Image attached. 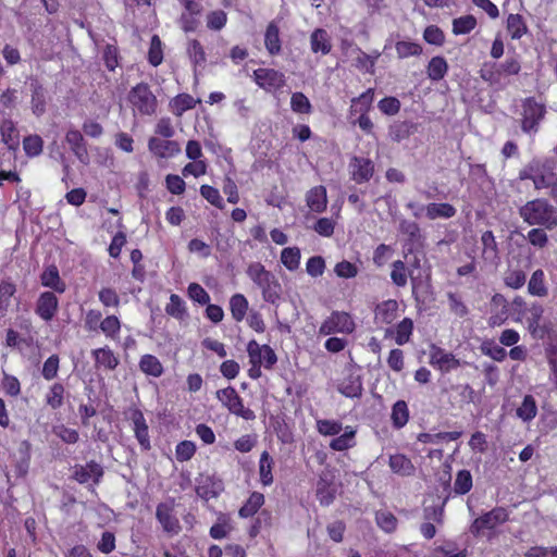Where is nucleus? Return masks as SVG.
Masks as SVG:
<instances>
[{
  "label": "nucleus",
  "mask_w": 557,
  "mask_h": 557,
  "mask_svg": "<svg viewBox=\"0 0 557 557\" xmlns=\"http://www.w3.org/2000/svg\"><path fill=\"white\" fill-rule=\"evenodd\" d=\"M520 215L529 225H542L548 230L557 225V209L544 199L528 201L520 208Z\"/></svg>",
  "instance_id": "1"
},
{
  "label": "nucleus",
  "mask_w": 557,
  "mask_h": 557,
  "mask_svg": "<svg viewBox=\"0 0 557 557\" xmlns=\"http://www.w3.org/2000/svg\"><path fill=\"white\" fill-rule=\"evenodd\" d=\"M508 519L509 512L506 508L495 507L475 518L469 530L476 537L484 536L487 540H492L498 534L497 528L507 522Z\"/></svg>",
  "instance_id": "2"
},
{
  "label": "nucleus",
  "mask_w": 557,
  "mask_h": 557,
  "mask_svg": "<svg viewBox=\"0 0 557 557\" xmlns=\"http://www.w3.org/2000/svg\"><path fill=\"white\" fill-rule=\"evenodd\" d=\"M128 101L133 111L141 115H152L158 108V100L150 87L140 83L134 86L128 92Z\"/></svg>",
  "instance_id": "3"
},
{
  "label": "nucleus",
  "mask_w": 557,
  "mask_h": 557,
  "mask_svg": "<svg viewBox=\"0 0 557 557\" xmlns=\"http://www.w3.org/2000/svg\"><path fill=\"white\" fill-rule=\"evenodd\" d=\"M545 107L543 103L530 97L522 101L521 128L524 133H536L540 122L544 119Z\"/></svg>",
  "instance_id": "4"
},
{
  "label": "nucleus",
  "mask_w": 557,
  "mask_h": 557,
  "mask_svg": "<svg viewBox=\"0 0 557 557\" xmlns=\"http://www.w3.org/2000/svg\"><path fill=\"white\" fill-rule=\"evenodd\" d=\"M216 398L230 410L231 413L247 421L256 418L255 412L244 406L243 399L234 387L228 386L226 388L219 389L216 392Z\"/></svg>",
  "instance_id": "5"
},
{
  "label": "nucleus",
  "mask_w": 557,
  "mask_h": 557,
  "mask_svg": "<svg viewBox=\"0 0 557 557\" xmlns=\"http://www.w3.org/2000/svg\"><path fill=\"white\" fill-rule=\"evenodd\" d=\"M519 177L521 180H531L536 189L546 188L553 185L556 176L549 165L541 164L540 162H532L523 169Z\"/></svg>",
  "instance_id": "6"
},
{
  "label": "nucleus",
  "mask_w": 557,
  "mask_h": 557,
  "mask_svg": "<svg viewBox=\"0 0 557 557\" xmlns=\"http://www.w3.org/2000/svg\"><path fill=\"white\" fill-rule=\"evenodd\" d=\"M355 322L350 314L343 311H334L327 317L319 329L320 335H331L335 333L350 334L355 330Z\"/></svg>",
  "instance_id": "7"
},
{
  "label": "nucleus",
  "mask_w": 557,
  "mask_h": 557,
  "mask_svg": "<svg viewBox=\"0 0 557 557\" xmlns=\"http://www.w3.org/2000/svg\"><path fill=\"white\" fill-rule=\"evenodd\" d=\"M255 83L268 92L281 89L285 83V75L274 69L260 67L253 71Z\"/></svg>",
  "instance_id": "8"
},
{
  "label": "nucleus",
  "mask_w": 557,
  "mask_h": 557,
  "mask_svg": "<svg viewBox=\"0 0 557 557\" xmlns=\"http://www.w3.org/2000/svg\"><path fill=\"white\" fill-rule=\"evenodd\" d=\"M247 354L250 364H261L265 369H272L277 362L275 351L269 345H260L255 339L247 344Z\"/></svg>",
  "instance_id": "9"
},
{
  "label": "nucleus",
  "mask_w": 557,
  "mask_h": 557,
  "mask_svg": "<svg viewBox=\"0 0 557 557\" xmlns=\"http://www.w3.org/2000/svg\"><path fill=\"white\" fill-rule=\"evenodd\" d=\"M156 518L161 524L162 530L169 535H176L181 531L180 520L174 513V503H160L156 509Z\"/></svg>",
  "instance_id": "10"
},
{
  "label": "nucleus",
  "mask_w": 557,
  "mask_h": 557,
  "mask_svg": "<svg viewBox=\"0 0 557 557\" xmlns=\"http://www.w3.org/2000/svg\"><path fill=\"white\" fill-rule=\"evenodd\" d=\"M543 313V306L539 302H532L521 315L527 322L528 331L535 338H544L546 335V329L540 324Z\"/></svg>",
  "instance_id": "11"
},
{
  "label": "nucleus",
  "mask_w": 557,
  "mask_h": 557,
  "mask_svg": "<svg viewBox=\"0 0 557 557\" xmlns=\"http://www.w3.org/2000/svg\"><path fill=\"white\" fill-rule=\"evenodd\" d=\"M348 168L351 180L357 184L369 182L374 174L373 162L364 157H352L349 161Z\"/></svg>",
  "instance_id": "12"
},
{
  "label": "nucleus",
  "mask_w": 557,
  "mask_h": 557,
  "mask_svg": "<svg viewBox=\"0 0 557 557\" xmlns=\"http://www.w3.org/2000/svg\"><path fill=\"white\" fill-rule=\"evenodd\" d=\"M148 149L153 156L162 159L173 158L182 150L177 141L154 136L149 138Z\"/></svg>",
  "instance_id": "13"
},
{
  "label": "nucleus",
  "mask_w": 557,
  "mask_h": 557,
  "mask_svg": "<svg viewBox=\"0 0 557 557\" xmlns=\"http://www.w3.org/2000/svg\"><path fill=\"white\" fill-rule=\"evenodd\" d=\"M59 308V300L52 292H44L36 301L35 312L40 319L49 322L53 319Z\"/></svg>",
  "instance_id": "14"
},
{
  "label": "nucleus",
  "mask_w": 557,
  "mask_h": 557,
  "mask_svg": "<svg viewBox=\"0 0 557 557\" xmlns=\"http://www.w3.org/2000/svg\"><path fill=\"white\" fill-rule=\"evenodd\" d=\"M430 363L443 373H447L459 367L460 361L451 354L440 347H432Z\"/></svg>",
  "instance_id": "15"
},
{
  "label": "nucleus",
  "mask_w": 557,
  "mask_h": 557,
  "mask_svg": "<svg viewBox=\"0 0 557 557\" xmlns=\"http://www.w3.org/2000/svg\"><path fill=\"white\" fill-rule=\"evenodd\" d=\"M337 389L346 397H360L363 389L360 374L349 369L343 380L338 383Z\"/></svg>",
  "instance_id": "16"
},
{
  "label": "nucleus",
  "mask_w": 557,
  "mask_h": 557,
  "mask_svg": "<svg viewBox=\"0 0 557 557\" xmlns=\"http://www.w3.org/2000/svg\"><path fill=\"white\" fill-rule=\"evenodd\" d=\"M103 475L102 467L96 461H89L84 466H76L74 470V478L82 484H98Z\"/></svg>",
  "instance_id": "17"
},
{
  "label": "nucleus",
  "mask_w": 557,
  "mask_h": 557,
  "mask_svg": "<svg viewBox=\"0 0 557 557\" xmlns=\"http://www.w3.org/2000/svg\"><path fill=\"white\" fill-rule=\"evenodd\" d=\"M481 258L491 265H496L499 261L498 246L492 231H485L481 235Z\"/></svg>",
  "instance_id": "18"
},
{
  "label": "nucleus",
  "mask_w": 557,
  "mask_h": 557,
  "mask_svg": "<svg viewBox=\"0 0 557 557\" xmlns=\"http://www.w3.org/2000/svg\"><path fill=\"white\" fill-rule=\"evenodd\" d=\"M40 283L44 287L50 288L59 294H63L66 290V284L61 278L58 268L53 264L45 268L40 274Z\"/></svg>",
  "instance_id": "19"
},
{
  "label": "nucleus",
  "mask_w": 557,
  "mask_h": 557,
  "mask_svg": "<svg viewBox=\"0 0 557 557\" xmlns=\"http://www.w3.org/2000/svg\"><path fill=\"white\" fill-rule=\"evenodd\" d=\"M65 140L77 159L86 164L89 157L82 133L78 129L71 128L66 132Z\"/></svg>",
  "instance_id": "20"
},
{
  "label": "nucleus",
  "mask_w": 557,
  "mask_h": 557,
  "mask_svg": "<svg viewBox=\"0 0 557 557\" xmlns=\"http://www.w3.org/2000/svg\"><path fill=\"white\" fill-rule=\"evenodd\" d=\"M306 202L311 211L317 213L323 212L327 205L326 188L319 185L309 189L306 195Z\"/></svg>",
  "instance_id": "21"
},
{
  "label": "nucleus",
  "mask_w": 557,
  "mask_h": 557,
  "mask_svg": "<svg viewBox=\"0 0 557 557\" xmlns=\"http://www.w3.org/2000/svg\"><path fill=\"white\" fill-rule=\"evenodd\" d=\"M310 48L313 53L329 54L332 50L329 33L323 28L314 29L310 35Z\"/></svg>",
  "instance_id": "22"
},
{
  "label": "nucleus",
  "mask_w": 557,
  "mask_h": 557,
  "mask_svg": "<svg viewBox=\"0 0 557 557\" xmlns=\"http://www.w3.org/2000/svg\"><path fill=\"white\" fill-rule=\"evenodd\" d=\"M357 430L351 425H346L343 433L330 442V448L335 451H343L352 448L356 445Z\"/></svg>",
  "instance_id": "23"
},
{
  "label": "nucleus",
  "mask_w": 557,
  "mask_h": 557,
  "mask_svg": "<svg viewBox=\"0 0 557 557\" xmlns=\"http://www.w3.org/2000/svg\"><path fill=\"white\" fill-rule=\"evenodd\" d=\"M134 424L135 436L144 450L150 449V438L148 425L146 423L143 412L135 411L132 418Z\"/></svg>",
  "instance_id": "24"
},
{
  "label": "nucleus",
  "mask_w": 557,
  "mask_h": 557,
  "mask_svg": "<svg viewBox=\"0 0 557 557\" xmlns=\"http://www.w3.org/2000/svg\"><path fill=\"white\" fill-rule=\"evenodd\" d=\"M95 364L97 368L114 370L119 366V358L108 346L92 350Z\"/></svg>",
  "instance_id": "25"
},
{
  "label": "nucleus",
  "mask_w": 557,
  "mask_h": 557,
  "mask_svg": "<svg viewBox=\"0 0 557 557\" xmlns=\"http://www.w3.org/2000/svg\"><path fill=\"white\" fill-rule=\"evenodd\" d=\"M388 466L391 470L398 475L409 476L414 472V466L411 460L403 454L389 456Z\"/></svg>",
  "instance_id": "26"
},
{
  "label": "nucleus",
  "mask_w": 557,
  "mask_h": 557,
  "mask_svg": "<svg viewBox=\"0 0 557 557\" xmlns=\"http://www.w3.org/2000/svg\"><path fill=\"white\" fill-rule=\"evenodd\" d=\"M247 275L261 289L275 276L260 262H252L247 268Z\"/></svg>",
  "instance_id": "27"
},
{
  "label": "nucleus",
  "mask_w": 557,
  "mask_h": 557,
  "mask_svg": "<svg viewBox=\"0 0 557 557\" xmlns=\"http://www.w3.org/2000/svg\"><path fill=\"white\" fill-rule=\"evenodd\" d=\"M456 212L455 207L447 202H431L425 206V216L430 220L450 219Z\"/></svg>",
  "instance_id": "28"
},
{
  "label": "nucleus",
  "mask_w": 557,
  "mask_h": 557,
  "mask_svg": "<svg viewBox=\"0 0 557 557\" xmlns=\"http://www.w3.org/2000/svg\"><path fill=\"white\" fill-rule=\"evenodd\" d=\"M0 133L2 141L9 149L15 150L20 145V136L14 122L10 119H4L0 125Z\"/></svg>",
  "instance_id": "29"
},
{
  "label": "nucleus",
  "mask_w": 557,
  "mask_h": 557,
  "mask_svg": "<svg viewBox=\"0 0 557 557\" xmlns=\"http://www.w3.org/2000/svg\"><path fill=\"white\" fill-rule=\"evenodd\" d=\"M139 369L146 375L153 377H160L164 372L163 366L160 362V360L156 356L150 354H146L140 357Z\"/></svg>",
  "instance_id": "30"
},
{
  "label": "nucleus",
  "mask_w": 557,
  "mask_h": 557,
  "mask_svg": "<svg viewBox=\"0 0 557 557\" xmlns=\"http://www.w3.org/2000/svg\"><path fill=\"white\" fill-rule=\"evenodd\" d=\"M397 311L398 302L396 300L388 299L376 307L375 318L383 323L389 324L396 319Z\"/></svg>",
  "instance_id": "31"
},
{
  "label": "nucleus",
  "mask_w": 557,
  "mask_h": 557,
  "mask_svg": "<svg viewBox=\"0 0 557 557\" xmlns=\"http://www.w3.org/2000/svg\"><path fill=\"white\" fill-rule=\"evenodd\" d=\"M374 100V89L369 88L351 100L350 114H367Z\"/></svg>",
  "instance_id": "32"
},
{
  "label": "nucleus",
  "mask_w": 557,
  "mask_h": 557,
  "mask_svg": "<svg viewBox=\"0 0 557 557\" xmlns=\"http://www.w3.org/2000/svg\"><path fill=\"white\" fill-rule=\"evenodd\" d=\"M528 292L532 296L545 297L548 294V288L545 284L544 271L539 269L535 270L528 283Z\"/></svg>",
  "instance_id": "33"
},
{
  "label": "nucleus",
  "mask_w": 557,
  "mask_h": 557,
  "mask_svg": "<svg viewBox=\"0 0 557 557\" xmlns=\"http://www.w3.org/2000/svg\"><path fill=\"white\" fill-rule=\"evenodd\" d=\"M448 72L447 61L443 57H433L426 66V74L431 81L437 82L445 77Z\"/></svg>",
  "instance_id": "34"
},
{
  "label": "nucleus",
  "mask_w": 557,
  "mask_h": 557,
  "mask_svg": "<svg viewBox=\"0 0 557 557\" xmlns=\"http://www.w3.org/2000/svg\"><path fill=\"white\" fill-rule=\"evenodd\" d=\"M248 300L243 294H235L230 298V310L233 320L242 322L248 311Z\"/></svg>",
  "instance_id": "35"
},
{
  "label": "nucleus",
  "mask_w": 557,
  "mask_h": 557,
  "mask_svg": "<svg viewBox=\"0 0 557 557\" xmlns=\"http://www.w3.org/2000/svg\"><path fill=\"white\" fill-rule=\"evenodd\" d=\"M264 45L268 52L272 55L278 54L281 51L280 30L274 22H271L267 27Z\"/></svg>",
  "instance_id": "36"
},
{
  "label": "nucleus",
  "mask_w": 557,
  "mask_h": 557,
  "mask_svg": "<svg viewBox=\"0 0 557 557\" xmlns=\"http://www.w3.org/2000/svg\"><path fill=\"white\" fill-rule=\"evenodd\" d=\"M198 101L188 94H180L173 98L170 102L171 111L176 115L181 116L184 112L195 108Z\"/></svg>",
  "instance_id": "37"
},
{
  "label": "nucleus",
  "mask_w": 557,
  "mask_h": 557,
  "mask_svg": "<svg viewBox=\"0 0 557 557\" xmlns=\"http://www.w3.org/2000/svg\"><path fill=\"white\" fill-rule=\"evenodd\" d=\"M274 461L268 451H263L259 459V475L260 482L264 486H269L273 483V469Z\"/></svg>",
  "instance_id": "38"
},
{
  "label": "nucleus",
  "mask_w": 557,
  "mask_h": 557,
  "mask_svg": "<svg viewBox=\"0 0 557 557\" xmlns=\"http://www.w3.org/2000/svg\"><path fill=\"white\" fill-rule=\"evenodd\" d=\"M32 111L36 116H41L46 111V92L38 83L32 84Z\"/></svg>",
  "instance_id": "39"
},
{
  "label": "nucleus",
  "mask_w": 557,
  "mask_h": 557,
  "mask_svg": "<svg viewBox=\"0 0 557 557\" xmlns=\"http://www.w3.org/2000/svg\"><path fill=\"white\" fill-rule=\"evenodd\" d=\"M507 30L511 39H520L528 33L524 18L520 14H509L507 17Z\"/></svg>",
  "instance_id": "40"
},
{
  "label": "nucleus",
  "mask_w": 557,
  "mask_h": 557,
  "mask_svg": "<svg viewBox=\"0 0 557 557\" xmlns=\"http://www.w3.org/2000/svg\"><path fill=\"white\" fill-rule=\"evenodd\" d=\"M391 419L393 426L396 429H401L405 426L409 420V409L404 400H398L394 404L392 408Z\"/></svg>",
  "instance_id": "41"
},
{
  "label": "nucleus",
  "mask_w": 557,
  "mask_h": 557,
  "mask_svg": "<svg viewBox=\"0 0 557 557\" xmlns=\"http://www.w3.org/2000/svg\"><path fill=\"white\" fill-rule=\"evenodd\" d=\"M537 414V406L533 396L525 395L521 406L517 409V416L523 422H530Z\"/></svg>",
  "instance_id": "42"
},
{
  "label": "nucleus",
  "mask_w": 557,
  "mask_h": 557,
  "mask_svg": "<svg viewBox=\"0 0 557 557\" xmlns=\"http://www.w3.org/2000/svg\"><path fill=\"white\" fill-rule=\"evenodd\" d=\"M264 504V496L261 493L253 492L244 506L239 509L242 518L252 517Z\"/></svg>",
  "instance_id": "43"
},
{
  "label": "nucleus",
  "mask_w": 557,
  "mask_h": 557,
  "mask_svg": "<svg viewBox=\"0 0 557 557\" xmlns=\"http://www.w3.org/2000/svg\"><path fill=\"white\" fill-rule=\"evenodd\" d=\"M301 259L298 247H286L281 252V262L289 271H296L299 268Z\"/></svg>",
  "instance_id": "44"
},
{
  "label": "nucleus",
  "mask_w": 557,
  "mask_h": 557,
  "mask_svg": "<svg viewBox=\"0 0 557 557\" xmlns=\"http://www.w3.org/2000/svg\"><path fill=\"white\" fill-rule=\"evenodd\" d=\"M99 330L104 334L107 338L116 342L119 341L121 322L116 315H108L102 319Z\"/></svg>",
  "instance_id": "45"
},
{
  "label": "nucleus",
  "mask_w": 557,
  "mask_h": 557,
  "mask_svg": "<svg viewBox=\"0 0 557 557\" xmlns=\"http://www.w3.org/2000/svg\"><path fill=\"white\" fill-rule=\"evenodd\" d=\"M527 281V275L521 269H508L504 274V283L512 289H520Z\"/></svg>",
  "instance_id": "46"
},
{
  "label": "nucleus",
  "mask_w": 557,
  "mask_h": 557,
  "mask_svg": "<svg viewBox=\"0 0 557 557\" xmlns=\"http://www.w3.org/2000/svg\"><path fill=\"white\" fill-rule=\"evenodd\" d=\"M317 430L323 436H336L343 432L344 428L338 420L319 419L317 420Z\"/></svg>",
  "instance_id": "47"
},
{
  "label": "nucleus",
  "mask_w": 557,
  "mask_h": 557,
  "mask_svg": "<svg viewBox=\"0 0 557 557\" xmlns=\"http://www.w3.org/2000/svg\"><path fill=\"white\" fill-rule=\"evenodd\" d=\"M165 312L177 320H183L187 314L185 302L178 295L172 294L170 302L165 306Z\"/></svg>",
  "instance_id": "48"
},
{
  "label": "nucleus",
  "mask_w": 557,
  "mask_h": 557,
  "mask_svg": "<svg viewBox=\"0 0 557 557\" xmlns=\"http://www.w3.org/2000/svg\"><path fill=\"white\" fill-rule=\"evenodd\" d=\"M375 521L377 527L386 533H392L397 528V518L387 510H379L375 513Z\"/></svg>",
  "instance_id": "49"
},
{
  "label": "nucleus",
  "mask_w": 557,
  "mask_h": 557,
  "mask_svg": "<svg viewBox=\"0 0 557 557\" xmlns=\"http://www.w3.org/2000/svg\"><path fill=\"white\" fill-rule=\"evenodd\" d=\"M380 55L381 53L379 51H375V57H371L358 49V54L355 59V66L366 73L373 74L375 62Z\"/></svg>",
  "instance_id": "50"
},
{
  "label": "nucleus",
  "mask_w": 557,
  "mask_h": 557,
  "mask_svg": "<svg viewBox=\"0 0 557 557\" xmlns=\"http://www.w3.org/2000/svg\"><path fill=\"white\" fill-rule=\"evenodd\" d=\"M481 351L483 355L498 362L504 361L507 357L506 349L491 339L482 343Z\"/></svg>",
  "instance_id": "51"
},
{
  "label": "nucleus",
  "mask_w": 557,
  "mask_h": 557,
  "mask_svg": "<svg viewBox=\"0 0 557 557\" xmlns=\"http://www.w3.org/2000/svg\"><path fill=\"white\" fill-rule=\"evenodd\" d=\"M317 497L322 506H329L335 498V488L323 478L318 482Z\"/></svg>",
  "instance_id": "52"
},
{
  "label": "nucleus",
  "mask_w": 557,
  "mask_h": 557,
  "mask_svg": "<svg viewBox=\"0 0 557 557\" xmlns=\"http://www.w3.org/2000/svg\"><path fill=\"white\" fill-rule=\"evenodd\" d=\"M187 53L195 66H203L207 58L201 44L197 39H191L187 46Z\"/></svg>",
  "instance_id": "53"
},
{
  "label": "nucleus",
  "mask_w": 557,
  "mask_h": 557,
  "mask_svg": "<svg viewBox=\"0 0 557 557\" xmlns=\"http://www.w3.org/2000/svg\"><path fill=\"white\" fill-rule=\"evenodd\" d=\"M476 26V18L473 15H465L453 21V33L455 35H466Z\"/></svg>",
  "instance_id": "54"
},
{
  "label": "nucleus",
  "mask_w": 557,
  "mask_h": 557,
  "mask_svg": "<svg viewBox=\"0 0 557 557\" xmlns=\"http://www.w3.org/2000/svg\"><path fill=\"white\" fill-rule=\"evenodd\" d=\"M473 481L469 470H460L454 482V491L456 494L465 495L472 488Z\"/></svg>",
  "instance_id": "55"
},
{
  "label": "nucleus",
  "mask_w": 557,
  "mask_h": 557,
  "mask_svg": "<svg viewBox=\"0 0 557 557\" xmlns=\"http://www.w3.org/2000/svg\"><path fill=\"white\" fill-rule=\"evenodd\" d=\"M391 280L398 287L407 285L408 271L404 261L396 260L392 263Z\"/></svg>",
  "instance_id": "56"
},
{
  "label": "nucleus",
  "mask_w": 557,
  "mask_h": 557,
  "mask_svg": "<svg viewBox=\"0 0 557 557\" xmlns=\"http://www.w3.org/2000/svg\"><path fill=\"white\" fill-rule=\"evenodd\" d=\"M290 109L295 113L309 114L312 107L309 99L302 92L297 91L290 97Z\"/></svg>",
  "instance_id": "57"
},
{
  "label": "nucleus",
  "mask_w": 557,
  "mask_h": 557,
  "mask_svg": "<svg viewBox=\"0 0 557 557\" xmlns=\"http://www.w3.org/2000/svg\"><path fill=\"white\" fill-rule=\"evenodd\" d=\"M398 58L405 59L409 57L420 55L422 53V47L412 41H398L395 46Z\"/></svg>",
  "instance_id": "58"
},
{
  "label": "nucleus",
  "mask_w": 557,
  "mask_h": 557,
  "mask_svg": "<svg viewBox=\"0 0 557 557\" xmlns=\"http://www.w3.org/2000/svg\"><path fill=\"white\" fill-rule=\"evenodd\" d=\"M413 330V322L409 318H405L396 326L395 342L398 345H404L409 342Z\"/></svg>",
  "instance_id": "59"
},
{
  "label": "nucleus",
  "mask_w": 557,
  "mask_h": 557,
  "mask_svg": "<svg viewBox=\"0 0 557 557\" xmlns=\"http://www.w3.org/2000/svg\"><path fill=\"white\" fill-rule=\"evenodd\" d=\"M64 387L60 383L53 384L46 394V404L52 409H58L63 404Z\"/></svg>",
  "instance_id": "60"
},
{
  "label": "nucleus",
  "mask_w": 557,
  "mask_h": 557,
  "mask_svg": "<svg viewBox=\"0 0 557 557\" xmlns=\"http://www.w3.org/2000/svg\"><path fill=\"white\" fill-rule=\"evenodd\" d=\"M188 297L199 304V305H208L210 302L209 293L198 283H190L187 287Z\"/></svg>",
  "instance_id": "61"
},
{
  "label": "nucleus",
  "mask_w": 557,
  "mask_h": 557,
  "mask_svg": "<svg viewBox=\"0 0 557 557\" xmlns=\"http://www.w3.org/2000/svg\"><path fill=\"white\" fill-rule=\"evenodd\" d=\"M44 141L38 135H29L23 140V148L28 157H37L42 151Z\"/></svg>",
  "instance_id": "62"
},
{
  "label": "nucleus",
  "mask_w": 557,
  "mask_h": 557,
  "mask_svg": "<svg viewBox=\"0 0 557 557\" xmlns=\"http://www.w3.org/2000/svg\"><path fill=\"white\" fill-rule=\"evenodd\" d=\"M207 27L211 30H221L227 22V14L223 10L211 11L207 14Z\"/></svg>",
  "instance_id": "63"
},
{
  "label": "nucleus",
  "mask_w": 557,
  "mask_h": 557,
  "mask_svg": "<svg viewBox=\"0 0 557 557\" xmlns=\"http://www.w3.org/2000/svg\"><path fill=\"white\" fill-rule=\"evenodd\" d=\"M281 284L274 277L261 288L262 297L267 302L275 304L281 296Z\"/></svg>",
  "instance_id": "64"
}]
</instances>
